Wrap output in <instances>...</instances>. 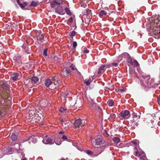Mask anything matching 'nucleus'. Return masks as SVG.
<instances>
[{
	"label": "nucleus",
	"mask_w": 160,
	"mask_h": 160,
	"mask_svg": "<svg viewBox=\"0 0 160 160\" xmlns=\"http://www.w3.org/2000/svg\"><path fill=\"white\" fill-rule=\"evenodd\" d=\"M142 77L143 79L141 80V84L143 88L146 89L155 87L154 80L150 76L143 75Z\"/></svg>",
	"instance_id": "nucleus-1"
},
{
	"label": "nucleus",
	"mask_w": 160,
	"mask_h": 160,
	"mask_svg": "<svg viewBox=\"0 0 160 160\" xmlns=\"http://www.w3.org/2000/svg\"><path fill=\"white\" fill-rule=\"evenodd\" d=\"M0 99L2 100L3 102H5V99H7L8 96V94L6 90L8 88V86L4 82L0 81Z\"/></svg>",
	"instance_id": "nucleus-2"
},
{
	"label": "nucleus",
	"mask_w": 160,
	"mask_h": 160,
	"mask_svg": "<svg viewBox=\"0 0 160 160\" xmlns=\"http://www.w3.org/2000/svg\"><path fill=\"white\" fill-rule=\"evenodd\" d=\"M92 143L93 146L97 148L104 147L106 145L105 141L101 136H98L95 138L92 139Z\"/></svg>",
	"instance_id": "nucleus-3"
},
{
	"label": "nucleus",
	"mask_w": 160,
	"mask_h": 160,
	"mask_svg": "<svg viewBox=\"0 0 160 160\" xmlns=\"http://www.w3.org/2000/svg\"><path fill=\"white\" fill-rule=\"evenodd\" d=\"M151 30L153 34L160 37V21L155 20L152 27L151 28Z\"/></svg>",
	"instance_id": "nucleus-4"
},
{
	"label": "nucleus",
	"mask_w": 160,
	"mask_h": 160,
	"mask_svg": "<svg viewBox=\"0 0 160 160\" xmlns=\"http://www.w3.org/2000/svg\"><path fill=\"white\" fill-rule=\"evenodd\" d=\"M132 119L130 120V123L131 124V126L134 128L137 127L138 124V120L140 119V116L139 114L134 112L132 114Z\"/></svg>",
	"instance_id": "nucleus-5"
},
{
	"label": "nucleus",
	"mask_w": 160,
	"mask_h": 160,
	"mask_svg": "<svg viewBox=\"0 0 160 160\" xmlns=\"http://www.w3.org/2000/svg\"><path fill=\"white\" fill-rule=\"evenodd\" d=\"M52 81L51 89H54L58 87L61 85V81L59 78L57 77H55L52 78Z\"/></svg>",
	"instance_id": "nucleus-6"
},
{
	"label": "nucleus",
	"mask_w": 160,
	"mask_h": 160,
	"mask_svg": "<svg viewBox=\"0 0 160 160\" xmlns=\"http://www.w3.org/2000/svg\"><path fill=\"white\" fill-rule=\"evenodd\" d=\"M87 123V121L85 120H81L80 119H78L75 121L74 125L76 128H79V126H83Z\"/></svg>",
	"instance_id": "nucleus-7"
},
{
	"label": "nucleus",
	"mask_w": 160,
	"mask_h": 160,
	"mask_svg": "<svg viewBox=\"0 0 160 160\" xmlns=\"http://www.w3.org/2000/svg\"><path fill=\"white\" fill-rule=\"evenodd\" d=\"M120 118L123 119H127L130 116V112L128 110H124L121 112L119 115Z\"/></svg>",
	"instance_id": "nucleus-8"
},
{
	"label": "nucleus",
	"mask_w": 160,
	"mask_h": 160,
	"mask_svg": "<svg viewBox=\"0 0 160 160\" xmlns=\"http://www.w3.org/2000/svg\"><path fill=\"white\" fill-rule=\"evenodd\" d=\"M62 0H51L50 1L51 7L52 8H54L55 7L60 6L62 3Z\"/></svg>",
	"instance_id": "nucleus-9"
},
{
	"label": "nucleus",
	"mask_w": 160,
	"mask_h": 160,
	"mask_svg": "<svg viewBox=\"0 0 160 160\" xmlns=\"http://www.w3.org/2000/svg\"><path fill=\"white\" fill-rule=\"evenodd\" d=\"M42 142L46 144H53L55 142V140H53L47 136H46L43 138L42 141Z\"/></svg>",
	"instance_id": "nucleus-10"
},
{
	"label": "nucleus",
	"mask_w": 160,
	"mask_h": 160,
	"mask_svg": "<svg viewBox=\"0 0 160 160\" xmlns=\"http://www.w3.org/2000/svg\"><path fill=\"white\" fill-rule=\"evenodd\" d=\"M127 62L134 67L139 66V64L137 61L135 59L132 60L131 57L128 58L127 59Z\"/></svg>",
	"instance_id": "nucleus-11"
},
{
	"label": "nucleus",
	"mask_w": 160,
	"mask_h": 160,
	"mask_svg": "<svg viewBox=\"0 0 160 160\" xmlns=\"http://www.w3.org/2000/svg\"><path fill=\"white\" fill-rule=\"evenodd\" d=\"M3 101L0 99V117L3 116L5 113V110L4 108Z\"/></svg>",
	"instance_id": "nucleus-12"
},
{
	"label": "nucleus",
	"mask_w": 160,
	"mask_h": 160,
	"mask_svg": "<svg viewBox=\"0 0 160 160\" xmlns=\"http://www.w3.org/2000/svg\"><path fill=\"white\" fill-rule=\"evenodd\" d=\"M21 78L20 74L19 73H14L11 76V78L13 81H17L19 80Z\"/></svg>",
	"instance_id": "nucleus-13"
},
{
	"label": "nucleus",
	"mask_w": 160,
	"mask_h": 160,
	"mask_svg": "<svg viewBox=\"0 0 160 160\" xmlns=\"http://www.w3.org/2000/svg\"><path fill=\"white\" fill-rule=\"evenodd\" d=\"M55 11L56 13L59 14L63 15L64 14V12H63V8L60 6H57L55 8Z\"/></svg>",
	"instance_id": "nucleus-14"
},
{
	"label": "nucleus",
	"mask_w": 160,
	"mask_h": 160,
	"mask_svg": "<svg viewBox=\"0 0 160 160\" xmlns=\"http://www.w3.org/2000/svg\"><path fill=\"white\" fill-rule=\"evenodd\" d=\"M52 82V80L49 78H48L45 81V84L47 87H49V88L51 89V84Z\"/></svg>",
	"instance_id": "nucleus-15"
},
{
	"label": "nucleus",
	"mask_w": 160,
	"mask_h": 160,
	"mask_svg": "<svg viewBox=\"0 0 160 160\" xmlns=\"http://www.w3.org/2000/svg\"><path fill=\"white\" fill-rule=\"evenodd\" d=\"M61 136L58 135L55 137V142L54 143L58 145H60L62 143V141L60 139Z\"/></svg>",
	"instance_id": "nucleus-16"
},
{
	"label": "nucleus",
	"mask_w": 160,
	"mask_h": 160,
	"mask_svg": "<svg viewBox=\"0 0 160 160\" xmlns=\"http://www.w3.org/2000/svg\"><path fill=\"white\" fill-rule=\"evenodd\" d=\"M107 13L104 10H101L98 13L99 17L101 18H103L107 16Z\"/></svg>",
	"instance_id": "nucleus-17"
},
{
	"label": "nucleus",
	"mask_w": 160,
	"mask_h": 160,
	"mask_svg": "<svg viewBox=\"0 0 160 160\" xmlns=\"http://www.w3.org/2000/svg\"><path fill=\"white\" fill-rule=\"evenodd\" d=\"M105 70L106 68H105L103 65H101L97 73L98 74H102Z\"/></svg>",
	"instance_id": "nucleus-18"
},
{
	"label": "nucleus",
	"mask_w": 160,
	"mask_h": 160,
	"mask_svg": "<svg viewBox=\"0 0 160 160\" xmlns=\"http://www.w3.org/2000/svg\"><path fill=\"white\" fill-rule=\"evenodd\" d=\"M70 73V71L69 70L66 69L65 70H63L61 74L64 77H66L69 75Z\"/></svg>",
	"instance_id": "nucleus-19"
},
{
	"label": "nucleus",
	"mask_w": 160,
	"mask_h": 160,
	"mask_svg": "<svg viewBox=\"0 0 160 160\" xmlns=\"http://www.w3.org/2000/svg\"><path fill=\"white\" fill-rule=\"evenodd\" d=\"M86 16L88 17L87 18L88 21H90L92 17V13H91V10H87L86 11Z\"/></svg>",
	"instance_id": "nucleus-20"
},
{
	"label": "nucleus",
	"mask_w": 160,
	"mask_h": 160,
	"mask_svg": "<svg viewBox=\"0 0 160 160\" xmlns=\"http://www.w3.org/2000/svg\"><path fill=\"white\" fill-rule=\"evenodd\" d=\"M135 155L138 157H140L141 156H142L143 155L145 154L144 152L142 151H141L140 152L138 151H137L135 152Z\"/></svg>",
	"instance_id": "nucleus-21"
},
{
	"label": "nucleus",
	"mask_w": 160,
	"mask_h": 160,
	"mask_svg": "<svg viewBox=\"0 0 160 160\" xmlns=\"http://www.w3.org/2000/svg\"><path fill=\"white\" fill-rule=\"evenodd\" d=\"M11 139L12 140V142H11V140H10V141L11 143H12L13 141H15L17 139V135L15 133H12L11 136Z\"/></svg>",
	"instance_id": "nucleus-22"
},
{
	"label": "nucleus",
	"mask_w": 160,
	"mask_h": 160,
	"mask_svg": "<svg viewBox=\"0 0 160 160\" xmlns=\"http://www.w3.org/2000/svg\"><path fill=\"white\" fill-rule=\"evenodd\" d=\"M112 140L116 144L120 142V139L117 137H113L112 138Z\"/></svg>",
	"instance_id": "nucleus-23"
},
{
	"label": "nucleus",
	"mask_w": 160,
	"mask_h": 160,
	"mask_svg": "<svg viewBox=\"0 0 160 160\" xmlns=\"http://www.w3.org/2000/svg\"><path fill=\"white\" fill-rule=\"evenodd\" d=\"M14 61L17 63H20L21 61V57L20 56H15L14 58Z\"/></svg>",
	"instance_id": "nucleus-24"
},
{
	"label": "nucleus",
	"mask_w": 160,
	"mask_h": 160,
	"mask_svg": "<svg viewBox=\"0 0 160 160\" xmlns=\"http://www.w3.org/2000/svg\"><path fill=\"white\" fill-rule=\"evenodd\" d=\"M31 81L32 83H36L38 81V79L37 77H33L31 78Z\"/></svg>",
	"instance_id": "nucleus-25"
},
{
	"label": "nucleus",
	"mask_w": 160,
	"mask_h": 160,
	"mask_svg": "<svg viewBox=\"0 0 160 160\" xmlns=\"http://www.w3.org/2000/svg\"><path fill=\"white\" fill-rule=\"evenodd\" d=\"M38 3L37 1H32L30 5V6L36 7L38 5Z\"/></svg>",
	"instance_id": "nucleus-26"
},
{
	"label": "nucleus",
	"mask_w": 160,
	"mask_h": 160,
	"mask_svg": "<svg viewBox=\"0 0 160 160\" xmlns=\"http://www.w3.org/2000/svg\"><path fill=\"white\" fill-rule=\"evenodd\" d=\"M65 12H66V13L69 16H71L72 14L71 12L70 9L67 7L65 8L64 9Z\"/></svg>",
	"instance_id": "nucleus-27"
},
{
	"label": "nucleus",
	"mask_w": 160,
	"mask_h": 160,
	"mask_svg": "<svg viewBox=\"0 0 160 160\" xmlns=\"http://www.w3.org/2000/svg\"><path fill=\"white\" fill-rule=\"evenodd\" d=\"M97 105L96 104L92 102L91 103L90 108L92 109H95L96 108Z\"/></svg>",
	"instance_id": "nucleus-28"
},
{
	"label": "nucleus",
	"mask_w": 160,
	"mask_h": 160,
	"mask_svg": "<svg viewBox=\"0 0 160 160\" xmlns=\"http://www.w3.org/2000/svg\"><path fill=\"white\" fill-rule=\"evenodd\" d=\"M29 139L32 140L33 143H36L37 141V139L34 136H31L29 137Z\"/></svg>",
	"instance_id": "nucleus-29"
},
{
	"label": "nucleus",
	"mask_w": 160,
	"mask_h": 160,
	"mask_svg": "<svg viewBox=\"0 0 160 160\" xmlns=\"http://www.w3.org/2000/svg\"><path fill=\"white\" fill-rule=\"evenodd\" d=\"M27 5H28V4H27V2H23V3H21V4H20V5H19V6L21 8L23 9L24 8H25Z\"/></svg>",
	"instance_id": "nucleus-30"
},
{
	"label": "nucleus",
	"mask_w": 160,
	"mask_h": 160,
	"mask_svg": "<svg viewBox=\"0 0 160 160\" xmlns=\"http://www.w3.org/2000/svg\"><path fill=\"white\" fill-rule=\"evenodd\" d=\"M44 39V36L42 35L39 34L37 37L38 40L42 41Z\"/></svg>",
	"instance_id": "nucleus-31"
},
{
	"label": "nucleus",
	"mask_w": 160,
	"mask_h": 160,
	"mask_svg": "<svg viewBox=\"0 0 160 160\" xmlns=\"http://www.w3.org/2000/svg\"><path fill=\"white\" fill-rule=\"evenodd\" d=\"M107 103L110 107H112L113 106V105L114 102L113 100H109L108 101Z\"/></svg>",
	"instance_id": "nucleus-32"
},
{
	"label": "nucleus",
	"mask_w": 160,
	"mask_h": 160,
	"mask_svg": "<svg viewBox=\"0 0 160 160\" xmlns=\"http://www.w3.org/2000/svg\"><path fill=\"white\" fill-rule=\"evenodd\" d=\"M5 150H0V158H2L4 155L7 154V153L4 152Z\"/></svg>",
	"instance_id": "nucleus-33"
},
{
	"label": "nucleus",
	"mask_w": 160,
	"mask_h": 160,
	"mask_svg": "<svg viewBox=\"0 0 160 160\" xmlns=\"http://www.w3.org/2000/svg\"><path fill=\"white\" fill-rule=\"evenodd\" d=\"M91 82L92 81L91 79H90L87 81H85L84 82L87 85H88L90 84Z\"/></svg>",
	"instance_id": "nucleus-34"
},
{
	"label": "nucleus",
	"mask_w": 160,
	"mask_h": 160,
	"mask_svg": "<svg viewBox=\"0 0 160 160\" xmlns=\"http://www.w3.org/2000/svg\"><path fill=\"white\" fill-rule=\"evenodd\" d=\"M147 158L146 157L145 155V154L142 156L140 158V160H146Z\"/></svg>",
	"instance_id": "nucleus-35"
},
{
	"label": "nucleus",
	"mask_w": 160,
	"mask_h": 160,
	"mask_svg": "<svg viewBox=\"0 0 160 160\" xmlns=\"http://www.w3.org/2000/svg\"><path fill=\"white\" fill-rule=\"evenodd\" d=\"M82 51L84 53H88L89 52L88 50L86 48H84L82 50Z\"/></svg>",
	"instance_id": "nucleus-36"
},
{
	"label": "nucleus",
	"mask_w": 160,
	"mask_h": 160,
	"mask_svg": "<svg viewBox=\"0 0 160 160\" xmlns=\"http://www.w3.org/2000/svg\"><path fill=\"white\" fill-rule=\"evenodd\" d=\"M110 117L112 119H114L116 118V115L114 113H112L111 114Z\"/></svg>",
	"instance_id": "nucleus-37"
},
{
	"label": "nucleus",
	"mask_w": 160,
	"mask_h": 160,
	"mask_svg": "<svg viewBox=\"0 0 160 160\" xmlns=\"http://www.w3.org/2000/svg\"><path fill=\"white\" fill-rule=\"evenodd\" d=\"M76 34V32L75 31H72L70 33V36L71 37H73L75 36Z\"/></svg>",
	"instance_id": "nucleus-38"
},
{
	"label": "nucleus",
	"mask_w": 160,
	"mask_h": 160,
	"mask_svg": "<svg viewBox=\"0 0 160 160\" xmlns=\"http://www.w3.org/2000/svg\"><path fill=\"white\" fill-rule=\"evenodd\" d=\"M61 137L63 141L67 140L68 139V138L67 136L65 135H63L62 136V137Z\"/></svg>",
	"instance_id": "nucleus-39"
},
{
	"label": "nucleus",
	"mask_w": 160,
	"mask_h": 160,
	"mask_svg": "<svg viewBox=\"0 0 160 160\" xmlns=\"http://www.w3.org/2000/svg\"><path fill=\"white\" fill-rule=\"evenodd\" d=\"M48 49H45L44 50L43 54L46 56H47V52Z\"/></svg>",
	"instance_id": "nucleus-40"
},
{
	"label": "nucleus",
	"mask_w": 160,
	"mask_h": 160,
	"mask_svg": "<svg viewBox=\"0 0 160 160\" xmlns=\"http://www.w3.org/2000/svg\"><path fill=\"white\" fill-rule=\"evenodd\" d=\"M103 65L104 68H106V69L107 68H109L111 66L109 64H104Z\"/></svg>",
	"instance_id": "nucleus-41"
},
{
	"label": "nucleus",
	"mask_w": 160,
	"mask_h": 160,
	"mask_svg": "<svg viewBox=\"0 0 160 160\" xmlns=\"http://www.w3.org/2000/svg\"><path fill=\"white\" fill-rule=\"evenodd\" d=\"M60 121L61 122H64L65 121H66L65 120V119H63L62 118H60L59 119ZM68 121V122L67 123L68 124L69 123V121H67V122Z\"/></svg>",
	"instance_id": "nucleus-42"
},
{
	"label": "nucleus",
	"mask_w": 160,
	"mask_h": 160,
	"mask_svg": "<svg viewBox=\"0 0 160 160\" xmlns=\"http://www.w3.org/2000/svg\"><path fill=\"white\" fill-rule=\"evenodd\" d=\"M73 47L74 48H75L77 46V43L76 41H74L72 44Z\"/></svg>",
	"instance_id": "nucleus-43"
},
{
	"label": "nucleus",
	"mask_w": 160,
	"mask_h": 160,
	"mask_svg": "<svg viewBox=\"0 0 160 160\" xmlns=\"http://www.w3.org/2000/svg\"><path fill=\"white\" fill-rule=\"evenodd\" d=\"M86 152V153L88 155L91 154L92 153V152L90 150H87Z\"/></svg>",
	"instance_id": "nucleus-44"
},
{
	"label": "nucleus",
	"mask_w": 160,
	"mask_h": 160,
	"mask_svg": "<svg viewBox=\"0 0 160 160\" xmlns=\"http://www.w3.org/2000/svg\"><path fill=\"white\" fill-rule=\"evenodd\" d=\"M65 110L64 108H62L61 107V108H60V109H59V111H60V112H63V111H65Z\"/></svg>",
	"instance_id": "nucleus-45"
},
{
	"label": "nucleus",
	"mask_w": 160,
	"mask_h": 160,
	"mask_svg": "<svg viewBox=\"0 0 160 160\" xmlns=\"http://www.w3.org/2000/svg\"><path fill=\"white\" fill-rule=\"evenodd\" d=\"M74 66H73L72 64L71 65H70L69 67V68L71 69L72 70H74L75 69V68H74Z\"/></svg>",
	"instance_id": "nucleus-46"
},
{
	"label": "nucleus",
	"mask_w": 160,
	"mask_h": 160,
	"mask_svg": "<svg viewBox=\"0 0 160 160\" xmlns=\"http://www.w3.org/2000/svg\"><path fill=\"white\" fill-rule=\"evenodd\" d=\"M112 65L114 66H115V67H117L118 64L117 63H112Z\"/></svg>",
	"instance_id": "nucleus-47"
},
{
	"label": "nucleus",
	"mask_w": 160,
	"mask_h": 160,
	"mask_svg": "<svg viewBox=\"0 0 160 160\" xmlns=\"http://www.w3.org/2000/svg\"><path fill=\"white\" fill-rule=\"evenodd\" d=\"M68 21L71 22H73V18L72 17H71L69 19Z\"/></svg>",
	"instance_id": "nucleus-48"
},
{
	"label": "nucleus",
	"mask_w": 160,
	"mask_h": 160,
	"mask_svg": "<svg viewBox=\"0 0 160 160\" xmlns=\"http://www.w3.org/2000/svg\"><path fill=\"white\" fill-rule=\"evenodd\" d=\"M54 59L55 61H57L58 59V58L57 57L55 56L54 57Z\"/></svg>",
	"instance_id": "nucleus-49"
},
{
	"label": "nucleus",
	"mask_w": 160,
	"mask_h": 160,
	"mask_svg": "<svg viewBox=\"0 0 160 160\" xmlns=\"http://www.w3.org/2000/svg\"><path fill=\"white\" fill-rule=\"evenodd\" d=\"M125 90L123 89H120L118 90V92H122Z\"/></svg>",
	"instance_id": "nucleus-50"
},
{
	"label": "nucleus",
	"mask_w": 160,
	"mask_h": 160,
	"mask_svg": "<svg viewBox=\"0 0 160 160\" xmlns=\"http://www.w3.org/2000/svg\"><path fill=\"white\" fill-rule=\"evenodd\" d=\"M17 2L19 5L21 3L19 2V0H17Z\"/></svg>",
	"instance_id": "nucleus-51"
},
{
	"label": "nucleus",
	"mask_w": 160,
	"mask_h": 160,
	"mask_svg": "<svg viewBox=\"0 0 160 160\" xmlns=\"http://www.w3.org/2000/svg\"><path fill=\"white\" fill-rule=\"evenodd\" d=\"M64 133V132L62 131H61L59 133V134H63Z\"/></svg>",
	"instance_id": "nucleus-52"
},
{
	"label": "nucleus",
	"mask_w": 160,
	"mask_h": 160,
	"mask_svg": "<svg viewBox=\"0 0 160 160\" xmlns=\"http://www.w3.org/2000/svg\"><path fill=\"white\" fill-rule=\"evenodd\" d=\"M22 160H27V159L25 158H24L23 159H22Z\"/></svg>",
	"instance_id": "nucleus-53"
},
{
	"label": "nucleus",
	"mask_w": 160,
	"mask_h": 160,
	"mask_svg": "<svg viewBox=\"0 0 160 160\" xmlns=\"http://www.w3.org/2000/svg\"><path fill=\"white\" fill-rule=\"evenodd\" d=\"M10 149V148H8V149L6 148V150H8V151H9Z\"/></svg>",
	"instance_id": "nucleus-54"
},
{
	"label": "nucleus",
	"mask_w": 160,
	"mask_h": 160,
	"mask_svg": "<svg viewBox=\"0 0 160 160\" xmlns=\"http://www.w3.org/2000/svg\"><path fill=\"white\" fill-rule=\"evenodd\" d=\"M133 148L134 149L137 150V147H134Z\"/></svg>",
	"instance_id": "nucleus-55"
},
{
	"label": "nucleus",
	"mask_w": 160,
	"mask_h": 160,
	"mask_svg": "<svg viewBox=\"0 0 160 160\" xmlns=\"http://www.w3.org/2000/svg\"><path fill=\"white\" fill-rule=\"evenodd\" d=\"M60 160H65V159L63 158H62Z\"/></svg>",
	"instance_id": "nucleus-56"
},
{
	"label": "nucleus",
	"mask_w": 160,
	"mask_h": 160,
	"mask_svg": "<svg viewBox=\"0 0 160 160\" xmlns=\"http://www.w3.org/2000/svg\"><path fill=\"white\" fill-rule=\"evenodd\" d=\"M32 111H29V114H30V113H31V112Z\"/></svg>",
	"instance_id": "nucleus-57"
}]
</instances>
